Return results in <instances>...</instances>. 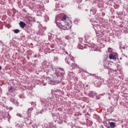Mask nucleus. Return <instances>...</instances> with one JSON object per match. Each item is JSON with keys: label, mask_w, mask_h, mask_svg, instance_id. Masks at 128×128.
Segmentation results:
<instances>
[{"label": "nucleus", "mask_w": 128, "mask_h": 128, "mask_svg": "<svg viewBox=\"0 0 128 128\" xmlns=\"http://www.w3.org/2000/svg\"><path fill=\"white\" fill-rule=\"evenodd\" d=\"M66 62L68 64L71 66H76V62L74 60L66 58Z\"/></svg>", "instance_id": "obj_3"}, {"label": "nucleus", "mask_w": 128, "mask_h": 128, "mask_svg": "<svg viewBox=\"0 0 128 128\" xmlns=\"http://www.w3.org/2000/svg\"><path fill=\"white\" fill-rule=\"evenodd\" d=\"M109 58H110V60H116V57L114 54H110Z\"/></svg>", "instance_id": "obj_6"}, {"label": "nucleus", "mask_w": 128, "mask_h": 128, "mask_svg": "<svg viewBox=\"0 0 128 128\" xmlns=\"http://www.w3.org/2000/svg\"><path fill=\"white\" fill-rule=\"evenodd\" d=\"M58 18H59L60 22H68V20H70L68 19V15L64 14H58L57 17L56 18V20H58Z\"/></svg>", "instance_id": "obj_2"}, {"label": "nucleus", "mask_w": 128, "mask_h": 128, "mask_svg": "<svg viewBox=\"0 0 128 128\" xmlns=\"http://www.w3.org/2000/svg\"><path fill=\"white\" fill-rule=\"evenodd\" d=\"M8 92H14V88L12 86H8Z\"/></svg>", "instance_id": "obj_5"}, {"label": "nucleus", "mask_w": 128, "mask_h": 128, "mask_svg": "<svg viewBox=\"0 0 128 128\" xmlns=\"http://www.w3.org/2000/svg\"><path fill=\"white\" fill-rule=\"evenodd\" d=\"M19 25L20 26V27L22 28H24V26H26V23L22 21H20L19 23Z\"/></svg>", "instance_id": "obj_4"}, {"label": "nucleus", "mask_w": 128, "mask_h": 128, "mask_svg": "<svg viewBox=\"0 0 128 128\" xmlns=\"http://www.w3.org/2000/svg\"><path fill=\"white\" fill-rule=\"evenodd\" d=\"M20 32V30H18V29H16L15 30H14V32L15 34H18V32Z\"/></svg>", "instance_id": "obj_8"}, {"label": "nucleus", "mask_w": 128, "mask_h": 128, "mask_svg": "<svg viewBox=\"0 0 128 128\" xmlns=\"http://www.w3.org/2000/svg\"><path fill=\"white\" fill-rule=\"evenodd\" d=\"M70 38L69 36H66V40H70Z\"/></svg>", "instance_id": "obj_9"}, {"label": "nucleus", "mask_w": 128, "mask_h": 128, "mask_svg": "<svg viewBox=\"0 0 128 128\" xmlns=\"http://www.w3.org/2000/svg\"><path fill=\"white\" fill-rule=\"evenodd\" d=\"M56 24L59 28H61L64 30H68L72 28V21L70 20H68L67 22H58L56 21Z\"/></svg>", "instance_id": "obj_1"}, {"label": "nucleus", "mask_w": 128, "mask_h": 128, "mask_svg": "<svg viewBox=\"0 0 128 128\" xmlns=\"http://www.w3.org/2000/svg\"><path fill=\"white\" fill-rule=\"evenodd\" d=\"M2 70V66H0V70Z\"/></svg>", "instance_id": "obj_10"}, {"label": "nucleus", "mask_w": 128, "mask_h": 128, "mask_svg": "<svg viewBox=\"0 0 128 128\" xmlns=\"http://www.w3.org/2000/svg\"><path fill=\"white\" fill-rule=\"evenodd\" d=\"M110 126L112 128H114L116 126V123L114 122H110Z\"/></svg>", "instance_id": "obj_7"}]
</instances>
